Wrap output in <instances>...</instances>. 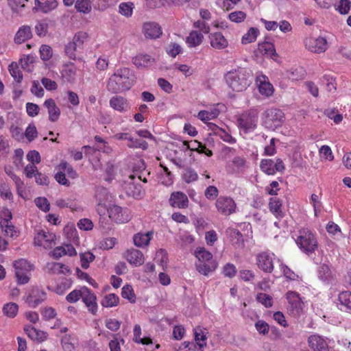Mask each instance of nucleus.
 Returning a JSON list of instances; mask_svg holds the SVG:
<instances>
[{"instance_id": "obj_51", "label": "nucleus", "mask_w": 351, "mask_h": 351, "mask_svg": "<svg viewBox=\"0 0 351 351\" xmlns=\"http://www.w3.org/2000/svg\"><path fill=\"white\" fill-rule=\"evenodd\" d=\"M56 205L59 208H69L72 210H76L77 206L74 201L71 198L58 199L56 202Z\"/></svg>"}, {"instance_id": "obj_12", "label": "nucleus", "mask_w": 351, "mask_h": 351, "mask_svg": "<svg viewBox=\"0 0 351 351\" xmlns=\"http://www.w3.org/2000/svg\"><path fill=\"white\" fill-rule=\"evenodd\" d=\"M274 254L261 252L256 256L258 267L266 273H271L274 270Z\"/></svg>"}, {"instance_id": "obj_35", "label": "nucleus", "mask_w": 351, "mask_h": 351, "mask_svg": "<svg viewBox=\"0 0 351 351\" xmlns=\"http://www.w3.org/2000/svg\"><path fill=\"white\" fill-rule=\"evenodd\" d=\"M258 50L263 54L274 58L277 56L274 45L270 42H264L258 45Z\"/></svg>"}, {"instance_id": "obj_25", "label": "nucleus", "mask_w": 351, "mask_h": 351, "mask_svg": "<svg viewBox=\"0 0 351 351\" xmlns=\"http://www.w3.org/2000/svg\"><path fill=\"white\" fill-rule=\"evenodd\" d=\"M196 269L201 274L208 276L210 273L213 272L217 267L216 261L210 262H197L195 263Z\"/></svg>"}, {"instance_id": "obj_2", "label": "nucleus", "mask_w": 351, "mask_h": 351, "mask_svg": "<svg viewBox=\"0 0 351 351\" xmlns=\"http://www.w3.org/2000/svg\"><path fill=\"white\" fill-rule=\"evenodd\" d=\"M251 73L246 69L239 68L228 71L225 75V80L230 88L233 90L240 92L246 89L250 85L249 80Z\"/></svg>"}, {"instance_id": "obj_17", "label": "nucleus", "mask_w": 351, "mask_h": 351, "mask_svg": "<svg viewBox=\"0 0 351 351\" xmlns=\"http://www.w3.org/2000/svg\"><path fill=\"white\" fill-rule=\"evenodd\" d=\"M308 342L309 346L315 351H328V346L326 340L317 335H311Z\"/></svg>"}, {"instance_id": "obj_7", "label": "nucleus", "mask_w": 351, "mask_h": 351, "mask_svg": "<svg viewBox=\"0 0 351 351\" xmlns=\"http://www.w3.org/2000/svg\"><path fill=\"white\" fill-rule=\"evenodd\" d=\"M107 210L109 218L117 223H127L131 219L130 212L126 208L112 205Z\"/></svg>"}, {"instance_id": "obj_55", "label": "nucleus", "mask_w": 351, "mask_h": 351, "mask_svg": "<svg viewBox=\"0 0 351 351\" xmlns=\"http://www.w3.org/2000/svg\"><path fill=\"white\" fill-rule=\"evenodd\" d=\"M40 313L43 319L46 321L52 319L56 316V310L51 306L42 308L40 310Z\"/></svg>"}, {"instance_id": "obj_26", "label": "nucleus", "mask_w": 351, "mask_h": 351, "mask_svg": "<svg viewBox=\"0 0 351 351\" xmlns=\"http://www.w3.org/2000/svg\"><path fill=\"white\" fill-rule=\"evenodd\" d=\"M32 36L31 28L28 25H23L17 31L14 36V42L17 44H21L30 39Z\"/></svg>"}, {"instance_id": "obj_42", "label": "nucleus", "mask_w": 351, "mask_h": 351, "mask_svg": "<svg viewBox=\"0 0 351 351\" xmlns=\"http://www.w3.org/2000/svg\"><path fill=\"white\" fill-rule=\"evenodd\" d=\"M119 297L114 293H110L104 296L101 304L104 307H113L118 304Z\"/></svg>"}, {"instance_id": "obj_47", "label": "nucleus", "mask_w": 351, "mask_h": 351, "mask_svg": "<svg viewBox=\"0 0 351 351\" xmlns=\"http://www.w3.org/2000/svg\"><path fill=\"white\" fill-rule=\"evenodd\" d=\"M9 72L16 82L20 83L23 80V75L16 62H12L8 67Z\"/></svg>"}, {"instance_id": "obj_1", "label": "nucleus", "mask_w": 351, "mask_h": 351, "mask_svg": "<svg viewBox=\"0 0 351 351\" xmlns=\"http://www.w3.org/2000/svg\"><path fill=\"white\" fill-rule=\"evenodd\" d=\"M134 82L132 73L129 69H119L109 78L107 88L113 93L123 92L129 90Z\"/></svg>"}, {"instance_id": "obj_54", "label": "nucleus", "mask_w": 351, "mask_h": 351, "mask_svg": "<svg viewBox=\"0 0 351 351\" xmlns=\"http://www.w3.org/2000/svg\"><path fill=\"white\" fill-rule=\"evenodd\" d=\"M121 295L123 298L128 299L130 302H135V295L133 289L130 285H125L122 288Z\"/></svg>"}, {"instance_id": "obj_50", "label": "nucleus", "mask_w": 351, "mask_h": 351, "mask_svg": "<svg viewBox=\"0 0 351 351\" xmlns=\"http://www.w3.org/2000/svg\"><path fill=\"white\" fill-rule=\"evenodd\" d=\"M338 300L342 306L351 311V292H341L339 295Z\"/></svg>"}, {"instance_id": "obj_48", "label": "nucleus", "mask_w": 351, "mask_h": 351, "mask_svg": "<svg viewBox=\"0 0 351 351\" xmlns=\"http://www.w3.org/2000/svg\"><path fill=\"white\" fill-rule=\"evenodd\" d=\"M260 167L263 172L268 175H274L275 173L274 161L271 159L262 160Z\"/></svg>"}, {"instance_id": "obj_5", "label": "nucleus", "mask_w": 351, "mask_h": 351, "mask_svg": "<svg viewBox=\"0 0 351 351\" xmlns=\"http://www.w3.org/2000/svg\"><path fill=\"white\" fill-rule=\"evenodd\" d=\"M257 120V110L250 109L238 117L237 123L240 129L243 130L245 133H247L256 128Z\"/></svg>"}, {"instance_id": "obj_36", "label": "nucleus", "mask_w": 351, "mask_h": 351, "mask_svg": "<svg viewBox=\"0 0 351 351\" xmlns=\"http://www.w3.org/2000/svg\"><path fill=\"white\" fill-rule=\"evenodd\" d=\"M219 114V110L214 108L210 110H201L199 112L197 117L204 122L213 119Z\"/></svg>"}, {"instance_id": "obj_28", "label": "nucleus", "mask_w": 351, "mask_h": 351, "mask_svg": "<svg viewBox=\"0 0 351 351\" xmlns=\"http://www.w3.org/2000/svg\"><path fill=\"white\" fill-rule=\"evenodd\" d=\"M207 333V330L200 326L194 328L195 340L199 348H203L206 346Z\"/></svg>"}, {"instance_id": "obj_38", "label": "nucleus", "mask_w": 351, "mask_h": 351, "mask_svg": "<svg viewBox=\"0 0 351 351\" xmlns=\"http://www.w3.org/2000/svg\"><path fill=\"white\" fill-rule=\"evenodd\" d=\"M259 31L257 28L250 27L247 33H245L241 38V43L243 45H247L253 43L256 40Z\"/></svg>"}, {"instance_id": "obj_59", "label": "nucleus", "mask_w": 351, "mask_h": 351, "mask_svg": "<svg viewBox=\"0 0 351 351\" xmlns=\"http://www.w3.org/2000/svg\"><path fill=\"white\" fill-rule=\"evenodd\" d=\"M129 141L130 143L128 144V146L130 148H141L143 149H146L148 147L147 143L141 139L134 138L132 137V141Z\"/></svg>"}, {"instance_id": "obj_29", "label": "nucleus", "mask_w": 351, "mask_h": 351, "mask_svg": "<svg viewBox=\"0 0 351 351\" xmlns=\"http://www.w3.org/2000/svg\"><path fill=\"white\" fill-rule=\"evenodd\" d=\"M269 210L277 217L282 218L284 213L282 210V202L276 197H271L269 202Z\"/></svg>"}, {"instance_id": "obj_44", "label": "nucleus", "mask_w": 351, "mask_h": 351, "mask_svg": "<svg viewBox=\"0 0 351 351\" xmlns=\"http://www.w3.org/2000/svg\"><path fill=\"white\" fill-rule=\"evenodd\" d=\"M62 348L64 351H74L75 349V341L71 335H65L61 340Z\"/></svg>"}, {"instance_id": "obj_19", "label": "nucleus", "mask_w": 351, "mask_h": 351, "mask_svg": "<svg viewBox=\"0 0 351 351\" xmlns=\"http://www.w3.org/2000/svg\"><path fill=\"white\" fill-rule=\"evenodd\" d=\"M169 202L173 207L184 208L187 207L189 200L187 196L184 193L178 191L171 195Z\"/></svg>"}, {"instance_id": "obj_63", "label": "nucleus", "mask_w": 351, "mask_h": 351, "mask_svg": "<svg viewBox=\"0 0 351 351\" xmlns=\"http://www.w3.org/2000/svg\"><path fill=\"white\" fill-rule=\"evenodd\" d=\"M196 345L189 341H184L180 346L176 345L174 349L176 351H195Z\"/></svg>"}, {"instance_id": "obj_16", "label": "nucleus", "mask_w": 351, "mask_h": 351, "mask_svg": "<svg viewBox=\"0 0 351 351\" xmlns=\"http://www.w3.org/2000/svg\"><path fill=\"white\" fill-rule=\"evenodd\" d=\"M143 32L147 38L151 39L157 38L162 34L160 27L154 22L145 23L143 25Z\"/></svg>"}, {"instance_id": "obj_43", "label": "nucleus", "mask_w": 351, "mask_h": 351, "mask_svg": "<svg viewBox=\"0 0 351 351\" xmlns=\"http://www.w3.org/2000/svg\"><path fill=\"white\" fill-rule=\"evenodd\" d=\"M58 169L60 171H62L64 173L66 172L68 176L72 179H75L77 177V172L66 161H62L58 166Z\"/></svg>"}, {"instance_id": "obj_52", "label": "nucleus", "mask_w": 351, "mask_h": 351, "mask_svg": "<svg viewBox=\"0 0 351 351\" xmlns=\"http://www.w3.org/2000/svg\"><path fill=\"white\" fill-rule=\"evenodd\" d=\"M84 293V287L80 289H75L70 292L66 296V300L68 302L75 303L77 302L80 299L82 298Z\"/></svg>"}, {"instance_id": "obj_14", "label": "nucleus", "mask_w": 351, "mask_h": 351, "mask_svg": "<svg viewBox=\"0 0 351 351\" xmlns=\"http://www.w3.org/2000/svg\"><path fill=\"white\" fill-rule=\"evenodd\" d=\"M256 83L259 93L267 97L271 96L274 93V87L269 82V78L263 73H257Z\"/></svg>"}, {"instance_id": "obj_57", "label": "nucleus", "mask_w": 351, "mask_h": 351, "mask_svg": "<svg viewBox=\"0 0 351 351\" xmlns=\"http://www.w3.org/2000/svg\"><path fill=\"white\" fill-rule=\"evenodd\" d=\"M36 205L43 211L48 212L50 210V204L45 197H39L35 199Z\"/></svg>"}, {"instance_id": "obj_9", "label": "nucleus", "mask_w": 351, "mask_h": 351, "mask_svg": "<svg viewBox=\"0 0 351 351\" xmlns=\"http://www.w3.org/2000/svg\"><path fill=\"white\" fill-rule=\"evenodd\" d=\"M47 298V293L38 287H32L24 296L25 302L32 308H36L43 302Z\"/></svg>"}, {"instance_id": "obj_11", "label": "nucleus", "mask_w": 351, "mask_h": 351, "mask_svg": "<svg viewBox=\"0 0 351 351\" xmlns=\"http://www.w3.org/2000/svg\"><path fill=\"white\" fill-rule=\"evenodd\" d=\"M56 235L48 231L40 230L34 237V244L45 249L51 248L55 244Z\"/></svg>"}, {"instance_id": "obj_58", "label": "nucleus", "mask_w": 351, "mask_h": 351, "mask_svg": "<svg viewBox=\"0 0 351 351\" xmlns=\"http://www.w3.org/2000/svg\"><path fill=\"white\" fill-rule=\"evenodd\" d=\"M88 38V34L86 32H80L75 34L73 38V42L79 47V49H81Z\"/></svg>"}, {"instance_id": "obj_33", "label": "nucleus", "mask_w": 351, "mask_h": 351, "mask_svg": "<svg viewBox=\"0 0 351 351\" xmlns=\"http://www.w3.org/2000/svg\"><path fill=\"white\" fill-rule=\"evenodd\" d=\"M7 218L5 219L1 222V227L3 228V231L5 232V234L6 236H9L10 237H13L14 236H17V232L15 230V228L14 226L10 225V221L12 219V214L10 212L8 211V215L6 216Z\"/></svg>"}, {"instance_id": "obj_4", "label": "nucleus", "mask_w": 351, "mask_h": 351, "mask_svg": "<svg viewBox=\"0 0 351 351\" xmlns=\"http://www.w3.org/2000/svg\"><path fill=\"white\" fill-rule=\"evenodd\" d=\"M284 121L285 114L278 108H267L263 113V124L267 128L271 130H275L280 127Z\"/></svg>"}, {"instance_id": "obj_37", "label": "nucleus", "mask_w": 351, "mask_h": 351, "mask_svg": "<svg viewBox=\"0 0 351 351\" xmlns=\"http://www.w3.org/2000/svg\"><path fill=\"white\" fill-rule=\"evenodd\" d=\"M35 5L38 6V9L43 12L47 13L54 10L58 6V1L56 0H51L41 3L38 0H36Z\"/></svg>"}, {"instance_id": "obj_13", "label": "nucleus", "mask_w": 351, "mask_h": 351, "mask_svg": "<svg viewBox=\"0 0 351 351\" xmlns=\"http://www.w3.org/2000/svg\"><path fill=\"white\" fill-rule=\"evenodd\" d=\"M215 204L218 211L224 215H230L235 212L236 204L230 197H219Z\"/></svg>"}, {"instance_id": "obj_60", "label": "nucleus", "mask_w": 351, "mask_h": 351, "mask_svg": "<svg viewBox=\"0 0 351 351\" xmlns=\"http://www.w3.org/2000/svg\"><path fill=\"white\" fill-rule=\"evenodd\" d=\"M79 47L73 41L69 43L65 47V53L69 58L75 60L76 58L75 51Z\"/></svg>"}, {"instance_id": "obj_64", "label": "nucleus", "mask_w": 351, "mask_h": 351, "mask_svg": "<svg viewBox=\"0 0 351 351\" xmlns=\"http://www.w3.org/2000/svg\"><path fill=\"white\" fill-rule=\"evenodd\" d=\"M255 328L257 331L262 335H267L269 330V326L267 323L263 320H258L255 324Z\"/></svg>"}, {"instance_id": "obj_18", "label": "nucleus", "mask_w": 351, "mask_h": 351, "mask_svg": "<svg viewBox=\"0 0 351 351\" xmlns=\"http://www.w3.org/2000/svg\"><path fill=\"white\" fill-rule=\"evenodd\" d=\"M125 257L126 260L136 267L140 266L144 263L143 254L138 250L130 249L126 251Z\"/></svg>"}, {"instance_id": "obj_20", "label": "nucleus", "mask_w": 351, "mask_h": 351, "mask_svg": "<svg viewBox=\"0 0 351 351\" xmlns=\"http://www.w3.org/2000/svg\"><path fill=\"white\" fill-rule=\"evenodd\" d=\"M209 40L211 47L216 49H223L228 45V40L221 32L210 34L209 36Z\"/></svg>"}, {"instance_id": "obj_8", "label": "nucleus", "mask_w": 351, "mask_h": 351, "mask_svg": "<svg viewBox=\"0 0 351 351\" xmlns=\"http://www.w3.org/2000/svg\"><path fill=\"white\" fill-rule=\"evenodd\" d=\"M287 299L289 302L288 311L293 317H299L303 312V302L300 295L295 291H288Z\"/></svg>"}, {"instance_id": "obj_45", "label": "nucleus", "mask_w": 351, "mask_h": 351, "mask_svg": "<svg viewBox=\"0 0 351 351\" xmlns=\"http://www.w3.org/2000/svg\"><path fill=\"white\" fill-rule=\"evenodd\" d=\"M19 311V306L14 302H10L5 304L3 307V312L6 316L13 318L14 317Z\"/></svg>"}, {"instance_id": "obj_61", "label": "nucleus", "mask_w": 351, "mask_h": 351, "mask_svg": "<svg viewBox=\"0 0 351 351\" xmlns=\"http://www.w3.org/2000/svg\"><path fill=\"white\" fill-rule=\"evenodd\" d=\"M193 27L199 29L202 34H207L209 33L210 28L208 24L204 21L198 20L193 23Z\"/></svg>"}, {"instance_id": "obj_22", "label": "nucleus", "mask_w": 351, "mask_h": 351, "mask_svg": "<svg viewBox=\"0 0 351 351\" xmlns=\"http://www.w3.org/2000/svg\"><path fill=\"white\" fill-rule=\"evenodd\" d=\"M24 331L32 340L37 342H43L47 338V334L46 332L37 330L31 326H25Z\"/></svg>"}, {"instance_id": "obj_62", "label": "nucleus", "mask_w": 351, "mask_h": 351, "mask_svg": "<svg viewBox=\"0 0 351 351\" xmlns=\"http://www.w3.org/2000/svg\"><path fill=\"white\" fill-rule=\"evenodd\" d=\"M237 273V268L232 263H227L223 266V274L225 276L228 278H233Z\"/></svg>"}, {"instance_id": "obj_21", "label": "nucleus", "mask_w": 351, "mask_h": 351, "mask_svg": "<svg viewBox=\"0 0 351 351\" xmlns=\"http://www.w3.org/2000/svg\"><path fill=\"white\" fill-rule=\"evenodd\" d=\"M44 106L47 109L49 119L51 122H56L58 120L60 115V110L56 106L53 99H48L44 102Z\"/></svg>"}, {"instance_id": "obj_40", "label": "nucleus", "mask_w": 351, "mask_h": 351, "mask_svg": "<svg viewBox=\"0 0 351 351\" xmlns=\"http://www.w3.org/2000/svg\"><path fill=\"white\" fill-rule=\"evenodd\" d=\"M75 8L79 12L88 14L91 12V3L89 0H77Z\"/></svg>"}, {"instance_id": "obj_56", "label": "nucleus", "mask_w": 351, "mask_h": 351, "mask_svg": "<svg viewBox=\"0 0 351 351\" xmlns=\"http://www.w3.org/2000/svg\"><path fill=\"white\" fill-rule=\"evenodd\" d=\"M40 58L43 61L49 60L53 56L52 48L47 45H43L40 48Z\"/></svg>"}, {"instance_id": "obj_3", "label": "nucleus", "mask_w": 351, "mask_h": 351, "mask_svg": "<svg viewBox=\"0 0 351 351\" xmlns=\"http://www.w3.org/2000/svg\"><path fill=\"white\" fill-rule=\"evenodd\" d=\"M295 242L300 249L305 254L314 253L318 247V241L315 233L307 228L299 230Z\"/></svg>"}, {"instance_id": "obj_10", "label": "nucleus", "mask_w": 351, "mask_h": 351, "mask_svg": "<svg viewBox=\"0 0 351 351\" xmlns=\"http://www.w3.org/2000/svg\"><path fill=\"white\" fill-rule=\"evenodd\" d=\"M305 47L310 51L317 53L324 52L327 49V41L323 37L306 38L304 41Z\"/></svg>"}, {"instance_id": "obj_41", "label": "nucleus", "mask_w": 351, "mask_h": 351, "mask_svg": "<svg viewBox=\"0 0 351 351\" xmlns=\"http://www.w3.org/2000/svg\"><path fill=\"white\" fill-rule=\"evenodd\" d=\"M62 269L69 271L64 265L60 263H48L45 266V270L49 274L63 273Z\"/></svg>"}, {"instance_id": "obj_34", "label": "nucleus", "mask_w": 351, "mask_h": 351, "mask_svg": "<svg viewBox=\"0 0 351 351\" xmlns=\"http://www.w3.org/2000/svg\"><path fill=\"white\" fill-rule=\"evenodd\" d=\"M134 5L132 2H122L119 5V13L126 17L130 18L133 14Z\"/></svg>"}, {"instance_id": "obj_32", "label": "nucleus", "mask_w": 351, "mask_h": 351, "mask_svg": "<svg viewBox=\"0 0 351 351\" xmlns=\"http://www.w3.org/2000/svg\"><path fill=\"white\" fill-rule=\"evenodd\" d=\"M134 245L139 247H144L148 245L151 240V232L138 233L133 238Z\"/></svg>"}, {"instance_id": "obj_49", "label": "nucleus", "mask_w": 351, "mask_h": 351, "mask_svg": "<svg viewBox=\"0 0 351 351\" xmlns=\"http://www.w3.org/2000/svg\"><path fill=\"white\" fill-rule=\"evenodd\" d=\"M337 111L335 108H328L324 111V114L329 119H332L335 124H339L342 121L343 116L341 114H336Z\"/></svg>"}, {"instance_id": "obj_15", "label": "nucleus", "mask_w": 351, "mask_h": 351, "mask_svg": "<svg viewBox=\"0 0 351 351\" xmlns=\"http://www.w3.org/2000/svg\"><path fill=\"white\" fill-rule=\"evenodd\" d=\"M82 300L87 307L88 311L92 314H96L98 309L96 295L90 289L86 287H84V293Z\"/></svg>"}, {"instance_id": "obj_27", "label": "nucleus", "mask_w": 351, "mask_h": 351, "mask_svg": "<svg viewBox=\"0 0 351 351\" xmlns=\"http://www.w3.org/2000/svg\"><path fill=\"white\" fill-rule=\"evenodd\" d=\"M132 62L138 68L147 67L152 65L155 62V60L149 55L138 54L133 58Z\"/></svg>"}, {"instance_id": "obj_39", "label": "nucleus", "mask_w": 351, "mask_h": 351, "mask_svg": "<svg viewBox=\"0 0 351 351\" xmlns=\"http://www.w3.org/2000/svg\"><path fill=\"white\" fill-rule=\"evenodd\" d=\"M195 254L198 259V262L215 261L213 259V254L203 247L197 248Z\"/></svg>"}, {"instance_id": "obj_23", "label": "nucleus", "mask_w": 351, "mask_h": 351, "mask_svg": "<svg viewBox=\"0 0 351 351\" xmlns=\"http://www.w3.org/2000/svg\"><path fill=\"white\" fill-rule=\"evenodd\" d=\"M204 40V35L200 32L192 30L186 38V43L189 47H196L200 45Z\"/></svg>"}, {"instance_id": "obj_24", "label": "nucleus", "mask_w": 351, "mask_h": 351, "mask_svg": "<svg viewBox=\"0 0 351 351\" xmlns=\"http://www.w3.org/2000/svg\"><path fill=\"white\" fill-rule=\"evenodd\" d=\"M110 106L119 112L126 111L129 108L127 99L121 96L112 97L110 100Z\"/></svg>"}, {"instance_id": "obj_53", "label": "nucleus", "mask_w": 351, "mask_h": 351, "mask_svg": "<svg viewBox=\"0 0 351 351\" xmlns=\"http://www.w3.org/2000/svg\"><path fill=\"white\" fill-rule=\"evenodd\" d=\"M95 259V256L93 253L88 252L80 254L81 266L83 269H87L89 267V263L93 262Z\"/></svg>"}, {"instance_id": "obj_6", "label": "nucleus", "mask_w": 351, "mask_h": 351, "mask_svg": "<svg viewBox=\"0 0 351 351\" xmlns=\"http://www.w3.org/2000/svg\"><path fill=\"white\" fill-rule=\"evenodd\" d=\"M13 266L17 283L19 285L27 284L29 280L28 273L34 269L33 265L27 260L21 258L14 261Z\"/></svg>"}, {"instance_id": "obj_30", "label": "nucleus", "mask_w": 351, "mask_h": 351, "mask_svg": "<svg viewBox=\"0 0 351 351\" xmlns=\"http://www.w3.org/2000/svg\"><path fill=\"white\" fill-rule=\"evenodd\" d=\"M226 234L229 237L232 245L237 247H241L243 245V235L239 230L233 228H229L226 230Z\"/></svg>"}, {"instance_id": "obj_31", "label": "nucleus", "mask_w": 351, "mask_h": 351, "mask_svg": "<svg viewBox=\"0 0 351 351\" xmlns=\"http://www.w3.org/2000/svg\"><path fill=\"white\" fill-rule=\"evenodd\" d=\"M125 191L128 195L136 199L141 198L144 193L141 184L130 182L126 184Z\"/></svg>"}, {"instance_id": "obj_46", "label": "nucleus", "mask_w": 351, "mask_h": 351, "mask_svg": "<svg viewBox=\"0 0 351 351\" xmlns=\"http://www.w3.org/2000/svg\"><path fill=\"white\" fill-rule=\"evenodd\" d=\"M182 179L185 182L191 183L196 181L198 179V174L192 168L187 167L184 169L182 173Z\"/></svg>"}]
</instances>
